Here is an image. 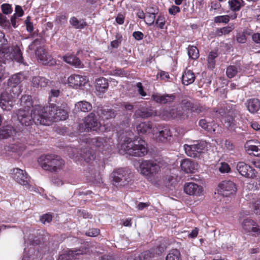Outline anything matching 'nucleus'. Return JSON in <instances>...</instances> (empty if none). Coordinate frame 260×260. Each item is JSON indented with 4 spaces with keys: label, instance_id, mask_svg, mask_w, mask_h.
I'll return each instance as SVG.
<instances>
[{
    "label": "nucleus",
    "instance_id": "f257e3e1",
    "mask_svg": "<svg viewBox=\"0 0 260 260\" xmlns=\"http://www.w3.org/2000/svg\"><path fill=\"white\" fill-rule=\"evenodd\" d=\"M34 114L36 121L45 125H49L52 122L66 120L68 117L66 111L53 104H50V106L46 107L39 106Z\"/></svg>",
    "mask_w": 260,
    "mask_h": 260
},
{
    "label": "nucleus",
    "instance_id": "f03ea898",
    "mask_svg": "<svg viewBox=\"0 0 260 260\" xmlns=\"http://www.w3.org/2000/svg\"><path fill=\"white\" fill-rule=\"evenodd\" d=\"M38 163L43 169L51 172L59 171L64 165L62 159L53 154L41 155L38 159Z\"/></svg>",
    "mask_w": 260,
    "mask_h": 260
},
{
    "label": "nucleus",
    "instance_id": "7ed1b4c3",
    "mask_svg": "<svg viewBox=\"0 0 260 260\" xmlns=\"http://www.w3.org/2000/svg\"><path fill=\"white\" fill-rule=\"evenodd\" d=\"M129 139L125 141L122 145V148L131 155L142 157L147 153V148L145 146V142L142 139L139 141H132Z\"/></svg>",
    "mask_w": 260,
    "mask_h": 260
},
{
    "label": "nucleus",
    "instance_id": "20e7f679",
    "mask_svg": "<svg viewBox=\"0 0 260 260\" xmlns=\"http://www.w3.org/2000/svg\"><path fill=\"white\" fill-rule=\"evenodd\" d=\"M140 169L141 173L150 181L154 180L156 175L160 170L158 164L152 160H143L140 165Z\"/></svg>",
    "mask_w": 260,
    "mask_h": 260
},
{
    "label": "nucleus",
    "instance_id": "39448f33",
    "mask_svg": "<svg viewBox=\"0 0 260 260\" xmlns=\"http://www.w3.org/2000/svg\"><path fill=\"white\" fill-rule=\"evenodd\" d=\"M113 178V184L117 187L124 186L131 181V174L123 169H118L111 175Z\"/></svg>",
    "mask_w": 260,
    "mask_h": 260
},
{
    "label": "nucleus",
    "instance_id": "423d86ee",
    "mask_svg": "<svg viewBox=\"0 0 260 260\" xmlns=\"http://www.w3.org/2000/svg\"><path fill=\"white\" fill-rule=\"evenodd\" d=\"M100 122L95 114L91 112L85 118L84 123L79 125V130L81 132L96 131L100 128Z\"/></svg>",
    "mask_w": 260,
    "mask_h": 260
},
{
    "label": "nucleus",
    "instance_id": "0eeeda50",
    "mask_svg": "<svg viewBox=\"0 0 260 260\" xmlns=\"http://www.w3.org/2000/svg\"><path fill=\"white\" fill-rule=\"evenodd\" d=\"M38 106L34 108L30 113L27 109H19L17 113L18 120L22 125L27 126L32 124L33 122L36 124H41L36 121L34 115L35 111Z\"/></svg>",
    "mask_w": 260,
    "mask_h": 260
},
{
    "label": "nucleus",
    "instance_id": "6e6552de",
    "mask_svg": "<svg viewBox=\"0 0 260 260\" xmlns=\"http://www.w3.org/2000/svg\"><path fill=\"white\" fill-rule=\"evenodd\" d=\"M206 147V144L204 142H197L193 144H185L184 148L186 155L190 157H199L201 154L203 153Z\"/></svg>",
    "mask_w": 260,
    "mask_h": 260
},
{
    "label": "nucleus",
    "instance_id": "1a4fd4ad",
    "mask_svg": "<svg viewBox=\"0 0 260 260\" xmlns=\"http://www.w3.org/2000/svg\"><path fill=\"white\" fill-rule=\"evenodd\" d=\"M25 79L24 75L19 73L12 75L8 81L9 91L14 95H18L20 93V88L18 86Z\"/></svg>",
    "mask_w": 260,
    "mask_h": 260
},
{
    "label": "nucleus",
    "instance_id": "9d476101",
    "mask_svg": "<svg viewBox=\"0 0 260 260\" xmlns=\"http://www.w3.org/2000/svg\"><path fill=\"white\" fill-rule=\"evenodd\" d=\"M236 191V184L230 180L223 181L218 186V193L224 197L234 194Z\"/></svg>",
    "mask_w": 260,
    "mask_h": 260
},
{
    "label": "nucleus",
    "instance_id": "9b49d317",
    "mask_svg": "<svg viewBox=\"0 0 260 260\" xmlns=\"http://www.w3.org/2000/svg\"><path fill=\"white\" fill-rule=\"evenodd\" d=\"M89 250L85 246H82L79 249L70 250L67 253L60 255L58 260H76L84 254H87Z\"/></svg>",
    "mask_w": 260,
    "mask_h": 260
},
{
    "label": "nucleus",
    "instance_id": "f8f14e48",
    "mask_svg": "<svg viewBox=\"0 0 260 260\" xmlns=\"http://www.w3.org/2000/svg\"><path fill=\"white\" fill-rule=\"evenodd\" d=\"M153 138L157 142H166L171 137L170 129L166 127L158 125L152 130Z\"/></svg>",
    "mask_w": 260,
    "mask_h": 260
},
{
    "label": "nucleus",
    "instance_id": "ddd939ff",
    "mask_svg": "<svg viewBox=\"0 0 260 260\" xmlns=\"http://www.w3.org/2000/svg\"><path fill=\"white\" fill-rule=\"evenodd\" d=\"M236 169L239 173L248 178H254L256 176L257 172L250 166L244 162L237 164Z\"/></svg>",
    "mask_w": 260,
    "mask_h": 260
},
{
    "label": "nucleus",
    "instance_id": "4468645a",
    "mask_svg": "<svg viewBox=\"0 0 260 260\" xmlns=\"http://www.w3.org/2000/svg\"><path fill=\"white\" fill-rule=\"evenodd\" d=\"M36 55L38 60L43 64L52 66L55 63V60L51 55L42 47H40L36 50Z\"/></svg>",
    "mask_w": 260,
    "mask_h": 260
},
{
    "label": "nucleus",
    "instance_id": "2eb2a0df",
    "mask_svg": "<svg viewBox=\"0 0 260 260\" xmlns=\"http://www.w3.org/2000/svg\"><path fill=\"white\" fill-rule=\"evenodd\" d=\"M14 95L7 91L3 92L0 96V107L5 110H10L13 107Z\"/></svg>",
    "mask_w": 260,
    "mask_h": 260
},
{
    "label": "nucleus",
    "instance_id": "dca6fc26",
    "mask_svg": "<svg viewBox=\"0 0 260 260\" xmlns=\"http://www.w3.org/2000/svg\"><path fill=\"white\" fill-rule=\"evenodd\" d=\"M14 179L19 184L26 186L27 188H29L28 183L29 178L27 174L25 171L21 170L19 168H15L13 170Z\"/></svg>",
    "mask_w": 260,
    "mask_h": 260
},
{
    "label": "nucleus",
    "instance_id": "f3484780",
    "mask_svg": "<svg viewBox=\"0 0 260 260\" xmlns=\"http://www.w3.org/2000/svg\"><path fill=\"white\" fill-rule=\"evenodd\" d=\"M239 112L235 109H230L228 111L226 115L224 117L225 126L230 131H234L236 127V121L235 119Z\"/></svg>",
    "mask_w": 260,
    "mask_h": 260
},
{
    "label": "nucleus",
    "instance_id": "a211bd4d",
    "mask_svg": "<svg viewBox=\"0 0 260 260\" xmlns=\"http://www.w3.org/2000/svg\"><path fill=\"white\" fill-rule=\"evenodd\" d=\"M184 190L186 193L190 196H200L203 192L201 186L193 182L186 183L184 186Z\"/></svg>",
    "mask_w": 260,
    "mask_h": 260
},
{
    "label": "nucleus",
    "instance_id": "6ab92c4d",
    "mask_svg": "<svg viewBox=\"0 0 260 260\" xmlns=\"http://www.w3.org/2000/svg\"><path fill=\"white\" fill-rule=\"evenodd\" d=\"M70 86L77 88L84 85L86 82V77L78 75H72L68 78Z\"/></svg>",
    "mask_w": 260,
    "mask_h": 260
},
{
    "label": "nucleus",
    "instance_id": "aec40b11",
    "mask_svg": "<svg viewBox=\"0 0 260 260\" xmlns=\"http://www.w3.org/2000/svg\"><path fill=\"white\" fill-rule=\"evenodd\" d=\"M98 113L99 116L103 119H105L114 118L117 114V112L115 110L108 108V107L99 108Z\"/></svg>",
    "mask_w": 260,
    "mask_h": 260
},
{
    "label": "nucleus",
    "instance_id": "412c9836",
    "mask_svg": "<svg viewBox=\"0 0 260 260\" xmlns=\"http://www.w3.org/2000/svg\"><path fill=\"white\" fill-rule=\"evenodd\" d=\"M157 115V112L152 109H141L136 110L133 116L136 118H147Z\"/></svg>",
    "mask_w": 260,
    "mask_h": 260
},
{
    "label": "nucleus",
    "instance_id": "4be33fe9",
    "mask_svg": "<svg viewBox=\"0 0 260 260\" xmlns=\"http://www.w3.org/2000/svg\"><path fill=\"white\" fill-rule=\"evenodd\" d=\"M246 151L251 152L255 156L260 157V142L249 141L245 145Z\"/></svg>",
    "mask_w": 260,
    "mask_h": 260
},
{
    "label": "nucleus",
    "instance_id": "5701e85b",
    "mask_svg": "<svg viewBox=\"0 0 260 260\" xmlns=\"http://www.w3.org/2000/svg\"><path fill=\"white\" fill-rule=\"evenodd\" d=\"M163 250V248L157 247L152 249L151 251L148 250L144 251L141 253V254L139 256V257L140 260H147L149 258L154 257L155 256V254L157 255H160Z\"/></svg>",
    "mask_w": 260,
    "mask_h": 260
},
{
    "label": "nucleus",
    "instance_id": "b1692460",
    "mask_svg": "<svg viewBox=\"0 0 260 260\" xmlns=\"http://www.w3.org/2000/svg\"><path fill=\"white\" fill-rule=\"evenodd\" d=\"M152 125L150 122H142L137 125L136 129L139 135H144L152 133Z\"/></svg>",
    "mask_w": 260,
    "mask_h": 260
},
{
    "label": "nucleus",
    "instance_id": "393cba45",
    "mask_svg": "<svg viewBox=\"0 0 260 260\" xmlns=\"http://www.w3.org/2000/svg\"><path fill=\"white\" fill-rule=\"evenodd\" d=\"M242 67L240 63L236 65H231L228 67L226 74L228 78H232L235 77L238 74H242Z\"/></svg>",
    "mask_w": 260,
    "mask_h": 260
},
{
    "label": "nucleus",
    "instance_id": "a878e982",
    "mask_svg": "<svg viewBox=\"0 0 260 260\" xmlns=\"http://www.w3.org/2000/svg\"><path fill=\"white\" fill-rule=\"evenodd\" d=\"M248 110L252 113L257 112L260 109V101L257 99H251L246 103Z\"/></svg>",
    "mask_w": 260,
    "mask_h": 260
},
{
    "label": "nucleus",
    "instance_id": "bb28decb",
    "mask_svg": "<svg viewBox=\"0 0 260 260\" xmlns=\"http://www.w3.org/2000/svg\"><path fill=\"white\" fill-rule=\"evenodd\" d=\"M181 168L186 173H193L195 170V165L191 159H184L181 161Z\"/></svg>",
    "mask_w": 260,
    "mask_h": 260
},
{
    "label": "nucleus",
    "instance_id": "cd10ccee",
    "mask_svg": "<svg viewBox=\"0 0 260 260\" xmlns=\"http://www.w3.org/2000/svg\"><path fill=\"white\" fill-rule=\"evenodd\" d=\"M15 132L14 127L10 125L3 126L0 129V139H7L13 136Z\"/></svg>",
    "mask_w": 260,
    "mask_h": 260
},
{
    "label": "nucleus",
    "instance_id": "c85d7f7f",
    "mask_svg": "<svg viewBox=\"0 0 260 260\" xmlns=\"http://www.w3.org/2000/svg\"><path fill=\"white\" fill-rule=\"evenodd\" d=\"M196 79L194 74L191 70H186L182 76L183 84L188 85L192 83Z\"/></svg>",
    "mask_w": 260,
    "mask_h": 260
},
{
    "label": "nucleus",
    "instance_id": "c756f323",
    "mask_svg": "<svg viewBox=\"0 0 260 260\" xmlns=\"http://www.w3.org/2000/svg\"><path fill=\"white\" fill-rule=\"evenodd\" d=\"M95 88L98 91L104 93L109 86L108 80L103 77L97 79L95 81Z\"/></svg>",
    "mask_w": 260,
    "mask_h": 260
},
{
    "label": "nucleus",
    "instance_id": "7c9ffc66",
    "mask_svg": "<svg viewBox=\"0 0 260 260\" xmlns=\"http://www.w3.org/2000/svg\"><path fill=\"white\" fill-rule=\"evenodd\" d=\"M81 155L84 160L88 163L91 162L92 161L94 160L95 158L93 150L88 148L82 149Z\"/></svg>",
    "mask_w": 260,
    "mask_h": 260
},
{
    "label": "nucleus",
    "instance_id": "2f4dec72",
    "mask_svg": "<svg viewBox=\"0 0 260 260\" xmlns=\"http://www.w3.org/2000/svg\"><path fill=\"white\" fill-rule=\"evenodd\" d=\"M92 143L102 150H106L109 149V144H108L106 139L103 138H96L92 140Z\"/></svg>",
    "mask_w": 260,
    "mask_h": 260
},
{
    "label": "nucleus",
    "instance_id": "473e14b6",
    "mask_svg": "<svg viewBox=\"0 0 260 260\" xmlns=\"http://www.w3.org/2000/svg\"><path fill=\"white\" fill-rule=\"evenodd\" d=\"M49 80L45 77L35 76L32 79V84L35 87H43L47 86Z\"/></svg>",
    "mask_w": 260,
    "mask_h": 260
},
{
    "label": "nucleus",
    "instance_id": "72a5a7b5",
    "mask_svg": "<svg viewBox=\"0 0 260 260\" xmlns=\"http://www.w3.org/2000/svg\"><path fill=\"white\" fill-rule=\"evenodd\" d=\"M178 110L176 109H172L170 110L164 109L160 115L164 119L170 118H178Z\"/></svg>",
    "mask_w": 260,
    "mask_h": 260
},
{
    "label": "nucleus",
    "instance_id": "f704fd0d",
    "mask_svg": "<svg viewBox=\"0 0 260 260\" xmlns=\"http://www.w3.org/2000/svg\"><path fill=\"white\" fill-rule=\"evenodd\" d=\"M91 104L85 101H80L75 104V108L79 111L87 112L92 109Z\"/></svg>",
    "mask_w": 260,
    "mask_h": 260
},
{
    "label": "nucleus",
    "instance_id": "c9c22d12",
    "mask_svg": "<svg viewBox=\"0 0 260 260\" xmlns=\"http://www.w3.org/2000/svg\"><path fill=\"white\" fill-rule=\"evenodd\" d=\"M199 124L202 128L210 133H213L215 132L216 124H212L205 119H201L199 122Z\"/></svg>",
    "mask_w": 260,
    "mask_h": 260
},
{
    "label": "nucleus",
    "instance_id": "e433bc0d",
    "mask_svg": "<svg viewBox=\"0 0 260 260\" xmlns=\"http://www.w3.org/2000/svg\"><path fill=\"white\" fill-rule=\"evenodd\" d=\"M20 105L22 107L21 109H27L29 110V109L32 106L31 98L29 95H24L22 96L20 99Z\"/></svg>",
    "mask_w": 260,
    "mask_h": 260
},
{
    "label": "nucleus",
    "instance_id": "4c0bfd02",
    "mask_svg": "<svg viewBox=\"0 0 260 260\" xmlns=\"http://www.w3.org/2000/svg\"><path fill=\"white\" fill-rule=\"evenodd\" d=\"M63 59L67 63L74 66L75 67L79 68L80 67L81 61L80 59L75 55H70L63 56Z\"/></svg>",
    "mask_w": 260,
    "mask_h": 260
},
{
    "label": "nucleus",
    "instance_id": "58836bf2",
    "mask_svg": "<svg viewBox=\"0 0 260 260\" xmlns=\"http://www.w3.org/2000/svg\"><path fill=\"white\" fill-rule=\"evenodd\" d=\"M12 57L13 59L16 61L20 63H22L23 64H24V62H23L22 54L20 49L19 47H15L13 49V52H12Z\"/></svg>",
    "mask_w": 260,
    "mask_h": 260
},
{
    "label": "nucleus",
    "instance_id": "ea45409f",
    "mask_svg": "<svg viewBox=\"0 0 260 260\" xmlns=\"http://www.w3.org/2000/svg\"><path fill=\"white\" fill-rule=\"evenodd\" d=\"M218 54L216 51H211L208 57V67L210 69H213L215 65V59L217 57Z\"/></svg>",
    "mask_w": 260,
    "mask_h": 260
},
{
    "label": "nucleus",
    "instance_id": "a19ab883",
    "mask_svg": "<svg viewBox=\"0 0 260 260\" xmlns=\"http://www.w3.org/2000/svg\"><path fill=\"white\" fill-rule=\"evenodd\" d=\"M166 260H181L180 251L176 249L171 250L167 255Z\"/></svg>",
    "mask_w": 260,
    "mask_h": 260
},
{
    "label": "nucleus",
    "instance_id": "79ce46f5",
    "mask_svg": "<svg viewBox=\"0 0 260 260\" xmlns=\"http://www.w3.org/2000/svg\"><path fill=\"white\" fill-rule=\"evenodd\" d=\"M70 24L76 29H81L86 25V22L79 21L75 17H72L70 20Z\"/></svg>",
    "mask_w": 260,
    "mask_h": 260
},
{
    "label": "nucleus",
    "instance_id": "37998d69",
    "mask_svg": "<svg viewBox=\"0 0 260 260\" xmlns=\"http://www.w3.org/2000/svg\"><path fill=\"white\" fill-rule=\"evenodd\" d=\"M188 55L189 58L192 59H196L199 56V52L198 48L195 46H189L188 48Z\"/></svg>",
    "mask_w": 260,
    "mask_h": 260
},
{
    "label": "nucleus",
    "instance_id": "c03bdc74",
    "mask_svg": "<svg viewBox=\"0 0 260 260\" xmlns=\"http://www.w3.org/2000/svg\"><path fill=\"white\" fill-rule=\"evenodd\" d=\"M242 0H229V4L230 9L233 11H238L241 7V3H243Z\"/></svg>",
    "mask_w": 260,
    "mask_h": 260
},
{
    "label": "nucleus",
    "instance_id": "a18cd8bd",
    "mask_svg": "<svg viewBox=\"0 0 260 260\" xmlns=\"http://www.w3.org/2000/svg\"><path fill=\"white\" fill-rule=\"evenodd\" d=\"M253 225H255V222L249 218L244 219L242 223V228L246 232H250Z\"/></svg>",
    "mask_w": 260,
    "mask_h": 260
},
{
    "label": "nucleus",
    "instance_id": "49530a36",
    "mask_svg": "<svg viewBox=\"0 0 260 260\" xmlns=\"http://www.w3.org/2000/svg\"><path fill=\"white\" fill-rule=\"evenodd\" d=\"M176 98L175 94H164V104H170L174 102Z\"/></svg>",
    "mask_w": 260,
    "mask_h": 260
},
{
    "label": "nucleus",
    "instance_id": "de8ad7c7",
    "mask_svg": "<svg viewBox=\"0 0 260 260\" xmlns=\"http://www.w3.org/2000/svg\"><path fill=\"white\" fill-rule=\"evenodd\" d=\"M152 99L157 103L164 104V94L158 93H154L152 95Z\"/></svg>",
    "mask_w": 260,
    "mask_h": 260
},
{
    "label": "nucleus",
    "instance_id": "09e8293b",
    "mask_svg": "<svg viewBox=\"0 0 260 260\" xmlns=\"http://www.w3.org/2000/svg\"><path fill=\"white\" fill-rule=\"evenodd\" d=\"M230 21V16L228 15H223L215 17L214 21L216 23H227Z\"/></svg>",
    "mask_w": 260,
    "mask_h": 260
},
{
    "label": "nucleus",
    "instance_id": "8fccbe9b",
    "mask_svg": "<svg viewBox=\"0 0 260 260\" xmlns=\"http://www.w3.org/2000/svg\"><path fill=\"white\" fill-rule=\"evenodd\" d=\"M52 219V216L51 214L46 213L41 216L40 220L43 224L50 223Z\"/></svg>",
    "mask_w": 260,
    "mask_h": 260
},
{
    "label": "nucleus",
    "instance_id": "3c124183",
    "mask_svg": "<svg viewBox=\"0 0 260 260\" xmlns=\"http://www.w3.org/2000/svg\"><path fill=\"white\" fill-rule=\"evenodd\" d=\"M189 110H184L183 108L178 109V118L180 119H185L188 117Z\"/></svg>",
    "mask_w": 260,
    "mask_h": 260
},
{
    "label": "nucleus",
    "instance_id": "603ef678",
    "mask_svg": "<svg viewBox=\"0 0 260 260\" xmlns=\"http://www.w3.org/2000/svg\"><path fill=\"white\" fill-rule=\"evenodd\" d=\"M60 94V90L58 89L52 88L50 90L49 93V102L52 101V99L54 98H57Z\"/></svg>",
    "mask_w": 260,
    "mask_h": 260
},
{
    "label": "nucleus",
    "instance_id": "864d4df0",
    "mask_svg": "<svg viewBox=\"0 0 260 260\" xmlns=\"http://www.w3.org/2000/svg\"><path fill=\"white\" fill-rule=\"evenodd\" d=\"M2 12L5 14H9L11 13L12 9L10 5L4 4L1 6Z\"/></svg>",
    "mask_w": 260,
    "mask_h": 260
},
{
    "label": "nucleus",
    "instance_id": "5fc2aeb1",
    "mask_svg": "<svg viewBox=\"0 0 260 260\" xmlns=\"http://www.w3.org/2000/svg\"><path fill=\"white\" fill-rule=\"evenodd\" d=\"M219 171L222 173H228L230 170V168L229 165L225 162H222L220 164V166L219 167Z\"/></svg>",
    "mask_w": 260,
    "mask_h": 260
},
{
    "label": "nucleus",
    "instance_id": "6e6d98bb",
    "mask_svg": "<svg viewBox=\"0 0 260 260\" xmlns=\"http://www.w3.org/2000/svg\"><path fill=\"white\" fill-rule=\"evenodd\" d=\"M187 106L188 107L191 108V111L193 112H195L198 113H200V112L203 111V108L198 106H191L192 104L191 103H187Z\"/></svg>",
    "mask_w": 260,
    "mask_h": 260
},
{
    "label": "nucleus",
    "instance_id": "4d7b16f0",
    "mask_svg": "<svg viewBox=\"0 0 260 260\" xmlns=\"http://www.w3.org/2000/svg\"><path fill=\"white\" fill-rule=\"evenodd\" d=\"M145 18L146 23L149 25H151L154 23L155 16H154V14H147Z\"/></svg>",
    "mask_w": 260,
    "mask_h": 260
},
{
    "label": "nucleus",
    "instance_id": "13d9d810",
    "mask_svg": "<svg viewBox=\"0 0 260 260\" xmlns=\"http://www.w3.org/2000/svg\"><path fill=\"white\" fill-rule=\"evenodd\" d=\"M110 75L118 76H124L125 75L124 72L121 70L117 69L110 72Z\"/></svg>",
    "mask_w": 260,
    "mask_h": 260
},
{
    "label": "nucleus",
    "instance_id": "bf43d9fd",
    "mask_svg": "<svg viewBox=\"0 0 260 260\" xmlns=\"http://www.w3.org/2000/svg\"><path fill=\"white\" fill-rule=\"evenodd\" d=\"M100 233V230L97 229H92L89 230L86 233V235L90 237H95Z\"/></svg>",
    "mask_w": 260,
    "mask_h": 260
},
{
    "label": "nucleus",
    "instance_id": "052dcab7",
    "mask_svg": "<svg viewBox=\"0 0 260 260\" xmlns=\"http://www.w3.org/2000/svg\"><path fill=\"white\" fill-rule=\"evenodd\" d=\"M67 21V17L64 15L57 16L55 20V22L60 25L64 24Z\"/></svg>",
    "mask_w": 260,
    "mask_h": 260
},
{
    "label": "nucleus",
    "instance_id": "680f3d73",
    "mask_svg": "<svg viewBox=\"0 0 260 260\" xmlns=\"http://www.w3.org/2000/svg\"><path fill=\"white\" fill-rule=\"evenodd\" d=\"M9 23V21L7 20V17L2 13H0V25L2 26H6Z\"/></svg>",
    "mask_w": 260,
    "mask_h": 260
},
{
    "label": "nucleus",
    "instance_id": "e2e57ef3",
    "mask_svg": "<svg viewBox=\"0 0 260 260\" xmlns=\"http://www.w3.org/2000/svg\"><path fill=\"white\" fill-rule=\"evenodd\" d=\"M180 12V9L178 6H176L174 5L172 6L169 9V13L171 15H175L177 13Z\"/></svg>",
    "mask_w": 260,
    "mask_h": 260
},
{
    "label": "nucleus",
    "instance_id": "0e129e2a",
    "mask_svg": "<svg viewBox=\"0 0 260 260\" xmlns=\"http://www.w3.org/2000/svg\"><path fill=\"white\" fill-rule=\"evenodd\" d=\"M236 40L240 43H244L246 41V37L244 32L239 33L237 36Z\"/></svg>",
    "mask_w": 260,
    "mask_h": 260
},
{
    "label": "nucleus",
    "instance_id": "69168bd1",
    "mask_svg": "<svg viewBox=\"0 0 260 260\" xmlns=\"http://www.w3.org/2000/svg\"><path fill=\"white\" fill-rule=\"evenodd\" d=\"M121 107L124 108L125 110L131 112L133 111L134 109L133 105L127 102L122 103L121 104Z\"/></svg>",
    "mask_w": 260,
    "mask_h": 260
},
{
    "label": "nucleus",
    "instance_id": "338daca9",
    "mask_svg": "<svg viewBox=\"0 0 260 260\" xmlns=\"http://www.w3.org/2000/svg\"><path fill=\"white\" fill-rule=\"evenodd\" d=\"M250 232H252L255 236H257L260 234V228L255 222V225L252 226Z\"/></svg>",
    "mask_w": 260,
    "mask_h": 260
},
{
    "label": "nucleus",
    "instance_id": "774afa93",
    "mask_svg": "<svg viewBox=\"0 0 260 260\" xmlns=\"http://www.w3.org/2000/svg\"><path fill=\"white\" fill-rule=\"evenodd\" d=\"M254 212L256 214L260 215V199L254 204Z\"/></svg>",
    "mask_w": 260,
    "mask_h": 260
}]
</instances>
